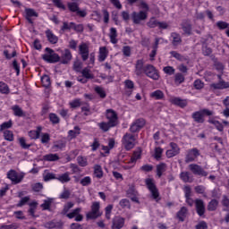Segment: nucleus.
<instances>
[{
  "label": "nucleus",
  "mask_w": 229,
  "mask_h": 229,
  "mask_svg": "<svg viewBox=\"0 0 229 229\" xmlns=\"http://www.w3.org/2000/svg\"><path fill=\"white\" fill-rule=\"evenodd\" d=\"M145 185L147 189L149 191L151 194L152 199H155L157 203L162 199L160 197V191L158 188H157V184L155 183V179L153 178H147L145 179Z\"/></svg>",
  "instance_id": "obj_1"
},
{
  "label": "nucleus",
  "mask_w": 229,
  "mask_h": 229,
  "mask_svg": "<svg viewBox=\"0 0 229 229\" xmlns=\"http://www.w3.org/2000/svg\"><path fill=\"white\" fill-rule=\"evenodd\" d=\"M205 115L210 117V115H214V111H210L208 108H203L199 111L192 113L191 118L195 123H198L199 124H203V123H205Z\"/></svg>",
  "instance_id": "obj_2"
},
{
  "label": "nucleus",
  "mask_w": 229,
  "mask_h": 229,
  "mask_svg": "<svg viewBox=\"0 0 229 229\" xmlns=\"http://www.w3.org/2000/svg\"><path fill=\"white\" fill-rule=\"evenodd\" d=\"M47 54H44L42 59L47 64H58L60 62V55L53 50V48H45Z\"/></svg>",
  "instance_id": "obj_3"
},
{
  "label": "nucleus",
  "mask_w": 229,
  "mask_h": 229,
  "mask_svg": "<svg viewBox=\"0 0 229 229\" xmlns=\"http://www.w3.org/2000/svg\"><path fill=\"white\" fill-rule=\"evenodd\" d=\"M122 144L126 151H130L135 148V135L126 132L122 138Z\"/></svg>",
  "instance_id": "obj_4"
},
{
  "label": "nucleus",
  "mask_w": 229,
  "mask_h": 229,
  "mask_svg": "<svg viewBox=\"0 0 229 229\" xmlns=\"http://www.w3.org/2000/svg\"><path fill=\"white\" fill-rule=\"evenodd\" d=\"M201 156V151L198 148H192L187 150L185 155V163L191 164V162H196L198 157Z\"/></svg>",
  "instance_id": "obj_5"
},
{
  "label": "nucleus",
  "mask_w": 229,
  "mask_h": 229,
  "mask_svg": "<svg viewBox=\"0 0 229 229\" xmlns=\"http://www.w3.org/2000/svg\"><path fill=\"white\" fill-rule=\"evenodd\" d=\"M146 76L148 78H150V80H154L155 81H157V80H160V73H158V70L153 64H146L145 65V72Z\"/></svg>",
  "instance_id": "obj_6"
},
{
  "label": "nucleus",
  "mask_w": 229,
  "mask_h": 229,
  "mask_svg": "<svg viewBox=\"0 0 229 229\" xmlns=\"http://www.w3.org/2000/svg\"><path fill=\"white\" fill-rule=\"evenodd\" d=\"M147 26L151 29L158 28V30H167V28H169V24H167V22L159 21L155 16H152L148 20Z\"/></svg>",
  "instance_id": "obj_7"
},
{
  "label": "nucleus",
  "mask_w": 229,
  "mask_h": 229,
  "mask_svg": "<svg viewBox=\"0 0 229 229\" xmlns=\"http://www.w3.org/2000/svg\"><path fill=\"white\" fill-rule=\"evenodd\" d=\"M106 119H107L109 124H112L114 127L119 124V115L114 109H106Z\"/></svg>",
  "instance_id": "obj_8"
},
{
  "label": "nucleus",
  "mask_w": 229,
  "mask_h": 229,
  "mask_svg": "<svg viewBox=\"0 0 229 229\" xmlns=\"http://www.w3.org/2000/svg\"><path fill=\"white\" fill-rule=\"evenodd\" d=\"M99 208H101L99 202H93L91 211L86 214L87 219H98V217H100L101 213H99Z\"/></svg>",
  "instance_id": "obj_9"
},
{
  "label": "nucleus",
  "mask_w": 229,
  "mask_h": 229,
  "mask_svg": "<svg viewBox=\"0 0 229 229\" xmlns=\"http://www.w3.org/2000/svg\"><path fill=\"white\" fill-rule=\"evenodd\" d=\"M180 26L183 31L182 35H186V37H191V35H192V23L191 22V20H182Z\"/></svg>",
  "instance_id": "obj_10"
},
{
  "label": "nucleus",
  "mask_w": 229,
  "mask_h": 229,
  "mask_svg": "<svg viewBox=\"0 0 229 229\" xmlns=\"http://www.w3.org/2000/svg\"><path fill=\"white\" fill-rule=\"evenodd\" d=\"M89 48L87 43H81L79 45V55L82 60V62H87L89 56Z\"/></svg>",
  "instance_id": "obj_11"
},
{
  "label": "nucleus",
  "mask_w": 229,
  "mask_h": 229,
  "mask_svg": "<svg viewBox=\"0 0 229 229\" xmlns=\"http://www.w3.org/2000/svg\"><path fill=\"white\" fill-rule=\"evenodd\" d=\"M195 210L199 217H205V212H207V209L205 208V202L203 201V199H195Z\"/></svg>",
  "instance_id": "obj_12"
},
{
  "label": "nucleus",
  "mask_w": 229,
  "mask_h": 229,
  "mask_svg": "<svg viewBox=\"0 0 229 229\" xmlns=\"http://www.w3.org/2000/svg\"><path fill=\"white\" fill-rule=\"evenodd\" d=\"M190 171L193 173L196 176H208V172L205 171L201 165L197 164H191L189 165Z\"/></svg>",
  "instance_id": "obj_13"
},
{
  "label": "nucleus",
  "mask_w": 229,
  "mask_h": 229,
  "mask_svg": "<svg viewBox=\"0 0 229 229\" xmlns=\"http://www.w3.org/2000/svg\"><path fill=\"white\" fill-rule=\"evenodd\" d=\"M131 19L133 24H140L141 21H146V19H148V13L144 11H140L139 13L132 12Z\"/></svg>",
  "instance_id": "obj_14"
},
{
  "label": "nucleus",
  "mask_w": 229,
  "mask_h": 229,
  "mask_svg": "<svg viewBox=\"0 0 229 229\" xmlns=\"http://www.w3.org/2000/svg\"><path fill=\"white\" fill-rule=\"evenodd\" d=\"M183 192H184V198H185V202L189 207H192L194 203H196V200L192 199V190L191 189L190 185H186L183 188Z\"/></svg>",
  "instance_id": "obj_15"
},
{
  "label": "nucleus",
  "mask_w": 229,
  "mask_h": 229,
  "mask_svg": "<svg viewBox=\"0 0 229 229\" xmlns=\"http://www.w3.org/2000/svg\"><path fill=\"white\" fill-rule=\"evenodd\" d=\"M7 178L13 183H21L24 178V175H19L15 170H10L7 173Z\"/></svg>",
  "instance_id": "obj_16"
},
{
  "label": "nucleus",
  "mask_w": 229,
  "mask_h": 229,
  "mask_svg": "<svg viewBox=\"0 0 229 229\" xmlns=\"http://www.w3.org/2000/svg\"><path fill=\"white\" fill-rule=\"evenodd\" d=\"M171 149L166 150L165 155L167 158H173L176 155H180V147L174 142H170Z\"/></svg>",
  "instance_id": "obj_17"
},
{
  "label": "nucleus",
  "mask_w": 229,
  "mask_h": 229,
  "mask_svg": "<svg viewBox=\"0 0 229 229\" xmlns=\"http://www.w3.org/2000/svg\"><path fill=\"white\" fill-rule=\"evenodd\" d=\"M146 72V66H144V59H138L135 64V74L136 76H142Z\"/></svg>",
  "instance_id": "obj_18"
},
{
  "label": "nucleus",
  "mask_w": 229,
  "mask_h": 229,
  "mask_svg": "<svg viewBox=\"0 0 229 229\" xmlns=\"http://www.w3.org/2000/svg\"><path fill=\"white\" fill-rule=\"evenodd\" d=\"M45 228L48 229H63L64 228V222L62 220L56 221V220H51L49 222H47L45 224Z\"/></svg>",
  "instance_id": "obj_19"
},
{
  "label": "nucleus",
  "mask_w": 229,
  "mask_h": 229,
  "mask_svg": "<svg viewBox=\"0 0 229 229\" xmlns=\"http://www.w3.org/2000/svg\"><path fill=\"white\" fill-rule=\"evenodd\" d=\"M124 223H126V220L123 216H115L112 220V226L116 229H122L124 227Z\"/></svg>",
  "instance_id": "obj_20"
},
{
  "label": "nucleus",
  "mask_w": 229,
  "mask_h": 229,
  "mask_svg": "<svg viewBox=\"0 0 229 229\" xmlns=\"http://www.w3.org/2000/svg\"><path fill=\"white\" fill-rule=\"evenodd\" d=\"M140 158H142V148H139L132 152L129 164H137V160H140Z\"/></svg>",
  "instance_id": "obj_21"
},
{
  "label": "nucleus",
  "mask_w": 229,
  "mask_h": 229,
  "mask_svg": "<svg viewBox=\"0 0 229 229\" xmlns=\"http://www.w3.org/2000/svg\"><path fill=\"white\" fill-rule=\"evenodd\" d=\"M60 60L61 64H63L64 65H67V64H69V62L72 60V54L71 53V50L66 48L64 50V53L60 57Z\"/></svg>",
  "instance_id": "obj_22"
},
{
  "label": "nucleus",
  "mask_w": 229,
  "mask_h": 229,
  "mask_svg": "<svg viewBox=\"0 0 229 229\" xmlns=\"http://www.w3.org/2000/svg\"><path fill=\"white\" fill-rule=\"evenodd\" d=\"M31 17H38V13L35 12L32 8L25 9V19L28 21L29 24H33V20Z\"/></svg>",
  "instance_id": "obj_23"
},
{
  "label": "nucleus",
  "mask_w": 229,
  "mask_h": 229,
  "mask_svg": "<svg viewBox=\"0 0 229 229\" xmlns=\"http://www.w3.org/2000/svg\"><path fill=\"white\" fill-rule=\"evenodd\" d=\"M45 34L49 43L53 45L58 44V36L55 35V33H53V30L48 29L45 31Z\"/></svg>",
  "instance_id": "obj_24"
},
{
  "label": "nucleus",
  "mask_w": 229,
  "mask_h": 229,
  "mask_svg": "<svg viewBox=\"0 0 229 229\" xmlns=\"http://www.w3.org/2000/svg\"><path fill=\"white\" fill-rule=\"evenodd\" d=\"M188 214H189V209L187 208V207H182L180 210L176 213V217L177 219H179L181 223H183Z\"/></svg>",
  "instance_id": "obj_25"
},
{
  "label": "nucleus",
  "mask_w": 229,
  "mask_h": 229,
  "mask_svg": "<svg viewBox=\"0 0 229 229\" xmlns=\"http://www.w3.org/2000/svg\"><path fill=\"white\" fill-rule=\"evenodd\" d=\"M171 103H172V105L180 106V108H185V106H187V105H188L187 99L180 98L178 97L172 98Z\"/></svg>",
  "instance_id": "obj_26"
},
{
  "label": "nucleus",
  "mask_w": 229,
  "mask_h": 229,
  "mask_svg": "<svg viewBox=\"0 0 229 229\" xmlns=\"http://www.w3.org/2000/svg\"><path fill=\"white\" fill-rule=\"evenodd\" d=\"M211 88L215 89V90H225V89H229V82L219 81L216 83L211 84Z\"/></svg>",
  "instance_id": "obj_27"
},
{
  "label": "nucleus",
  "mask_w": 229,
  "mask_h": 229,
  "mask_svg": "<svg viewBox=\"0 0 229 229\" xmlns=\"http://www.w3.org/2000/svg\"><path fill=\"white\" fill-rule=\"evenodd\" d=\"M108 58V49L106 47H100L98 52V62H105Z\"/></svg>",
  "instance_id": "obj_28"
},
{
  "label": "nucleus",
  "mask_w": 229,
  "mask_h": 229,
  "mask_svg": "<svg viewBox=\"0 0 229 229\" xmlns=\"http://www.w3.org/2000/svg\"><path fill=\"white\" fill-rule=\"evenodd\" d=\"M93 176L95 178H98V180H101L103 178V168L101 167V165H95L93 166Z\"/></svg>",
  "instance_id": "obj_29"
},
{
  "label": "nucleus",
  "mask_w": 229,
  "mask_h": 229,
  "mask_svg": "<svg viewBox=\"0 0 229 229\" xmlns=\"http://www.w3.org/2000/svg\"><path fill=\"white\" fill-rule=\"evenodd\" d=\"M171 38L172 46H174L176 47L177 46H180V44H182V36H180L178 32H172Z\"/></svg>",
  "instance_id": "obj_30"
},
{
  "label": "nucleus",
  "mask_w": 229,
  "mask_h": 229,
  "mask_svg": "<svg viewBox=\"0 0 229 229\" xmlns=\"http://www.w3.org/2000/svg\"><path fill=\"white\" fill-rule=\"evenodd\" d=\"M109 38L111 44H117V42H119V40L117 39V29L112 27L109 30Z\"/></svg>",
  "instance_id": "obj_31"
},
{
  "label": "nucleus",
  "mask_w": 229,
  "mask_h": 229,
  "mask_svg": "<svg viewBox=\"0 0 229 229\" xmlns=\"http://www.w3.org/2000/svg\"><path fill=\"white\" fill-rule=\"evenodd\" d=\"M40 133H42V127L38 126L36 131H29V137L31 140H37V139H40Z\"/></svg>",
  "instance_id": "obj_32"
},
{
  "label": "nucleus",
  "mask_w": 229,
  "mask_h": 229,
  "mask_svg": "<svg viewBox=\"0 0 229 229\" xmlns=\"http://www.w3.org/2000/svg\"><path fill=\"white\" fill-rule=\"evenodd\" d=\"M166 167H167V165H165V163H159L158 165H157L156 170H157V176L158 178H162V175L164 174V173H165Z\"/></svg>",
  "instance_id": "obj_33"
},
{
  "label": "nucleus",
  "mask_w": 229,
  "mask_h": 229,
  "mask_svg": "<svg viewBox=\"0 0 229 229\" xmlns=\"http://www.w3.org/2000/svg\"><path fill=\"white\" fill-rule=\"evenodd\" d=\"M99 130L103 131L105 133L108 131L111 128H115L112 123L109 122H101L98 123Z\"/></svg>",
  "instance_id": "obj_34"
},
{
  "label": "nucleus",
  "mask_w": 229,
  "mask_h": 229,
  "mask_svg": "<svg viewBox=\"0 0 229 229\" xmlns=\"http://www.w3.org/2000/svg\"><path fill=\"white\" fill-rule=\"evenodd\" d=\"M56 180L61 183H69V182H71V176L69 175V172L59 174L56 177Z\"/></svg>",
  "instance_id": "obj_35"
},
{
  "label": "nucleus",
  "mask_w": 229,
  "mask_h": 229,
  "mask_svg": "<svg viewBox=\"0 0 229 229\" xmlns=\"http://www.w3.org/2000/svg\"><path fill=\"white\" fill-rule=\"evenodd\" d=\"M11 110H13V115H15V117H24V111H22V108H21L19 105L13 106Z\"/></svg>",
  "instance_id": "obj_36"
},
{
  "label": "nucleus",
  "mask_w": 229,
  "mask_h": 229,
  "mask_svg": "<svg viewBox=\"0 0 229 229\" xmlns=\"http://www.w3.org/2000/svg\"><path fill=\"white\" fill-rule=\"evenodd\" d=\"M180 179L184 183H192V178H191V173L189 172H182L180 174Z\"/></svg>",
  "instance_id": "obj_37"
},
{
  "label": "nucleus",
  "mask_w": 229,
  "mask_h": 229,
  "mask_svg": "<svg viewBox=\"0 0 229 229\" xmlns=\"http://www.w3.org/2000/svg\"><path fill=\"white\" fill-rule=\"evenodd\" d=\"M41 83L42 87L45 89H49V87H51V77H49L47 74H44L41 76Z\"/></svg>",
  "instance_id": "obj_38"
},
{
  "label": "nucleus",
  "mask_w": 229,
  "mask_h": 229,
  "mask_svg": "<svg viewBox=\"0 0 229 229\" xmlns=\"http://www.w3.org/2000/svg\"><path fill=\"white\" fill-rule=\"evenodd\" d=\"M218 205H219V201H217V199H211L208 204V212H215V210H217Z\"/></svg>",
  "instance_id": "obj_39"
},
{
  "label": "nucleus",
  "mask_w": 229,
  "mask_h": 229,
  "mask_svg": "<svg viewBox=\"0 0 229 229\" xmlns=\"http://www.w3.org/2000/svg\"><path fill=\"white\" fill-rule=\"evenodd\" d=\"M0 94H4L5 96L10 94V86L4 81H0Z\"/></svg>",
  "instance_id": "obj_40"
},
{
  "label": "nucleus",
  "mask_w": 229,
  "mask_h": 229,
  "mask_svg": "<svg viewBox=\"0 0 229 229\" xmlns=\"http://www.w3.org/2000/svg\"><path fill=\"white\" fill-rule=\"evenodd\" d=\"M83 78H85L86 80H94V74H92V72H90V69H89V67H85L84 69H82V71H81Z\"/></svg>",
  "instance_id": "obj_41"
},
{
  "label": "nucleus",
  "mask_w": 229,
  "mask_h": 229,
  "mask_svg": "<svg viewBox=\"0 0 229 229\" xmlns=\"http://www.w3.org/2000/svg\"><path fill=\"white\" fill-rule=\"evenodd\" d=\"M68 10L76 13L80 10V5L76 2H68L67 3Z\"/></svg>",
  "instance_id": "obj_42"
},
{
  "label": "nucleus",
  "mask_w": 229,
  "mask_h": 229,
  "mask_svg": "<svg viewBox=\"0 0 229 229\" xmlns=\"http://www.w3.org/2000/svg\"><path fill=\"white\" fill-rule=\"evenodd\" d=\"M94 90L101 99H105V98H106V91H105V89L102 87L96 86Z\"/></svg>",
  "instance_id": "obj_43"
},
{
  "label": "nucleus",
  "mask_w": 229,
  "mask_h": 229,
  "mask_svg": "<svg viewBox=\"0 0 229 229\" xmlns=\"http://www.w3.org/2000/svg\"><path fill=\"white\" fill-rule=\"evenodd\" d=\"M185 81V75L182 72H177L174 75V83L182 85Z\"/></svg>",
  "instance_id": "obj_44"
},
{
  "label": "nucleus",
  "mask_w": 229,
  "mask_h": 229,
  "mask_svg": "<svg viewBox=\"0 0 229 229\" xmlns=\"http://www.w3.org/2000/svg\"><path fill=\"white\" fill-rule=\"evenodd\" d=\"M70 26L72 27V30H74L77 33H83L85 28L83 27V24H76L72 21L70 22Z\"/></svg>",
  "instance_id": "obj_45"
},
{
  "label": "nucleus",
  "mask_w": 229,
  "mask_h": 229,
  "mask_svg": "<svg viewBox=\"0 0 229 229\" xmlns=\"http://www.w3.org/2000/svg\"><path fill=\"white\" fill-rule=\"evenodd\" d=\"M81 213V208H76L72 212L66 214V217H68V219H74V217H76Z\"/></svg>",
  "instance_id": "obj_46"
},
{
  "label": "nucleus",
  "mask_w": 229,
  "mask_h": 229,
  "mask_svg": "<svg viewBox=\"0 0 229 229\" xmlns=\"http://www.w3.org/2000/svg\"><path fill=\"white\" fill-rule=\"evenodd\" d=\"M74 130L75 131H72V130H70L68 131V135L69 137H71V139H76V137H78V135H80V131L81 129H80V126H74Z\"/></svg>",
  "instance_id": "obj_47"
},
{
  "label": "nucleus",
  "mask_w": 229,
  "mask_h": 229,
  "mask_svg": "<svg viewBox=\"0 0 229 229\" xmlns=\"http://www.w3.org/2000/svg\"><path fill=\"white\" fill-rule=\"evenodd\" d=\"M50 123L53 124H59L60 123V117H58V114L55 113H50L48 115Z\"/></svg>",
  "instance_id": "obj_48"
},
{
  "label": "nucleus",
  "mask_w": 229,
  "mask_h": 229,
  "mask_svg": "<svg viewBox=\"0 0 229 229\" xmlns=\"http://www.w3.org/2000/svg\"><path fill=\"white\" fill-rule=\"evenodd\" d=\"M163 153H164V148L160 147L156 148L154 150V158L157 161L160 160L162 158Z\"/></svg>",
  "instance_id": "obj_49"
},
{
  "label": "nucleus",
  "mask_w": 229,
  "mask_h": 229,
  "mask_svg": "<svg viewBox=\"0 0 229 229\" xmlns=\"http://www.w3.org/2000/svg\"><path fill=\"white\" fill-rule=\"evenodd\" d=\"M45 160L47 162H56L57 160H60V157L58 154H47L45 156Z\"/></svg>",
  "instance_id": "obj_50"
},
{
  "label": "nucleus",
  "mask_w": 229,
  "mask_h": 229,
  "mask_svg": "<svg viewBox=\"0 0 229 229\" xmlns=\"http://www.w3.org/2000/svg\"><path fill=\"white\" fill-rule=\"evenodd\" d=\"M80 183L82 187H89L92 183V178L90 176H85L80 181Z\"/></svg>",
  "instance_id": "obj_51"
},
{
  "label": "nucleus",
  "mask_w": 229,
  "mask_h": 229,
  "mask_svg": "<svg viewBox=\"0 0 229 229\" xmlns=\"http://www.w3.org/2000/svg\"><path fill=\"white\" fill-rule=\"evenodd\" d=\"M4 138L5 140H8V142H13V132L8 130L4 131Z\"/></svg>",
  "instance_id": "obj_52"
},
{
  "label": "nucleus",
  "mask_w": 229,
  "mask_h": 229,
  "mask_svg": "<svg viewBox=\"0 0 229 229\" xmlns=\"http://www.w3.org/2000/svg\"><path fill=\"white\" fill-rule=\"evenodd\" d=\"M150 98H155V99H164V92L162 90L157 89L150 94Z\"/></svg>",
  "instance_id": "obj_53"
},
{
  "label": "nucleus",
  "mask_w": 229,
  "mask_h": 229,
  "mask_svg": "<svg viewBox=\"0 0 229 229\" xmlns=\"http://www.w3.org/2000/svg\"><path fill=\"white\" fill-rule=\"evenodd\" d=\"M170 55L173 56V58H175V60H178L179 62H183V60H185V56L176 51H171Z\"/></svg>",
  "instance_id": "obj_54"
},
{
  "label": "nucleus",
  "mask_w": 229,
  "mask_h": 229,
  "mask_svg": "<svg viewBox=\"0 0 229 229\" xmlns=\"http://www.w3.org/2000/svg\"><path fill=\"white\" fill-rule=\"evenodd\" d=\"M13 126V122L12 120H9L8 122H4L0 125V131H3L4 130H9V128H12Z\"/></svg>",
  "instance_id": "obj_55"
},
{
  "label": "nucleus",
  "mask_w": 229,
  "mask_h": 229,
  "mask_svg": "<svg viewBox=\"0 0 229 229\" xmlns=\"http://www.w3.org/2000/svg\"><path fill=\"white\" fill-rule=\"evenodd\" d=\"M216 27L218 30H229V23L224 21H219L216 22Z\"/></svg>",
  "instance_id": "obj_56"
},
{
  "label": "nucleus",
  "mask_w": 229,
  "mask_h": 229,
  "mask_svg": "<svg viewBox=\"0 0 229 229\" xmlns=\"http://www.w3.org/2000/svg\"><path fill=\"white\" fill-rule=\"evenodd\" d=\"M53 4L55 6V8H59L60 10H66L65 4H64V2L62 0H52Z\"/></svg>",
  "instance_id": "obj_57"
},
{
  "label": "nucleus",
  "mask_w": 229,
  "mask_h": 229,
  "mask_svg": "<svg viewBox=\"0 0 229 229\" xmlns=\"http://www.w3.org/2000/svg\"><path fill=\"white\" fill-rule=\"evenodd\" d=\"M81 69H83V63L75 61L73 64V71H75V72H81Z\"/></svg>",
  "instance_id": "obj_58"
},
{
  "label": "nucleus",
  "mask_w": 229,
  "mask_h": 229,
  "mask_svg": "<svg viewBox=\"0 0 229 229\" xmlns=\"http://www.w3.org/2000/svg\"><path fill=\"white\" fill-rule=\"evenodd\" d=\"M70 108H80L81 106V100L80 98H76L69 103Z\"/></svg>",
  "instance_id": "obj_59"
},
{
  "label": "nucleus",
  "mask_w": 229,
  "mask_h": 229,
  "mask_svg": "<svg viewBox=\"0 0 229 229\" xmlns=\"http://www.w3.org/2000/svg\"><path fill=\"white\" fill-rule=\"evenodd\" d=\"M30 202V196L23 197L20 199L19 203L16 204V207L21 208L24 207V205H28Z\"/></svg>",
  "instance_id": "obj_60"
},
{
  "label": "nucleus",
  "mask_w": 229,
  "mask_h": 229,
  "mask_svg": "<svg viewBox=\"0 0 229 229\" xmlns=\"http://www.w3.org/2000/svg\"><path fill=\"white\" fill-rule=\"evenodd\" d=\"M44 182H51V180H56V174L53 173H47L43 176Z\"/></svg>",
  "instance_id": "obj_61"
},
{
  "label": "nucleus",
  "mask_w": 229,
  "mask_h": 229,
  "mask_svg": "<svg viewBox=\"0 0 229 229\" xmlns=\"http://www.w3.org/2000/svg\"><path fill=\"white\" fill-rule=\"evenodd\" d=\"M140 170H141L143 173H151V171H153V165H143L140 166Z\"/></svg>",
  "instance_id": "obj_62"
},
{
  "label": "nucleus",
  "mask_w": 229,
  "mask_h": 229,
  "mask_svg": "<svg viewBox=\"0 0 229 229\" xmlns=\"http://www.w3.org/2000/svg\"><path fill=\"white\" fill-rule=\"evenodd\" d=\"M17 228H19V225H17V223H13L11 225H4V224H3L0 226V229H17Z\"/></svg>",
  "instance_id": "obj_63"
},
{
  "label": "nucleus",
  "mask_w": 229,
  "mask_h": 229,
  "mask_svg": "<svg viewBox=\"0 0 229 229\" xmlns=\"http://www.w3.org/2000/svg\"><path fill=\"white\" fill-rule=\"evenodd\" d=\"M195 229H208V225L205 221H200L195 225Z\"/></svg>",
  "instance_id": "obj_64"
}]
</instances>
